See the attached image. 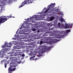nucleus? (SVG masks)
<instances>
[{"label": "nucleus", "instance_id": "1", "mask_svg": "<svg viewBox=\"0 0 73 73\" xmlns=\"http://www.w3.org/2000/svg\"><path fill=\"white\" fill-rule=\"evenodd\" d=\"M10 67L9 68L8 70L9 71V73H11V72L12 71H15L16 70V68H16L17 66V65L16 64H15V63L13 62H11L10 63Z\"/></svg>", "mask_w": 73, "mask_h": 73}, {"label": "nucleus", "instance_id": "2", "mask_svg": "<svg viewBox=\"0 0 73 73\" xmlns=\"http://www.w3.org/2000/svg\"><path fill=\"white\" fill-rule=\"evenodd\" d=\"M9 18H11V16L7 17L4 16V17H3L2 18H0V24L4 23L5 21H7V20H8V19H9Z\"/></svg>", "mask_w": 73, "mask_h": 73}, {"label": "nucleus", "instance_id": "3", "mask_svg": "<svg viewBox=\"0 0 73 73\" xmlns=\"http://www.w3.org/2000/svg\"><path fill=\"white\" fill-rule=\"evenodd\" d=\"M46 48H42L41 49V53L42 54L45 53L46 51H48L50 49V47H48L47 46H46Z\"/></svg>", "mask_w": 73, "mask_h": 73}, {"label": "nucleus", "instance_id": "4", "mask_svg": "<svg viewBox=\"0 0 73 73\" xmlns=\"http://www.w3.org/2000/svg\"><path fill=\"white\" fill-rule=\"evenodd\" d=\"M52 41H48L47 43L48 44H54L55 43H56L57 41H58V40L57 39H52Z\"/></svg>", "mask_w": 73, "mask_h": 73}, {"label": "nucleus", "instance_id": "5", "mask_svg": "<svg viewBox=\"0 0 73 73\" xmlns=\"http://www.w3.org/2000/svg\"><path fill=\"white\" fill-rule=\"evenodd\" d=\"M50 9L49 12H48V13H50L51 12H54L55 9L54 8H49L48 9L46 10L44 12V13H47V12Z\"/></svg>", "mask_w": 73, "mask_h": 73}, {"label": "nucleus", "instance_id": "6", "mask_svg": "<svg viewBox=\"0 0 73 73\" xmlns=\"http://www.w3.org/2000/svg\"><path fill=\"white\" fill-rule=\"evenodd\" d=\"M65 26H64V27H65V28H70L71 27H72V25H68L67 24L65 23Z\"/></svg>", "mask_w": 73, "mask_h": 73}, {"label": "nucleus", "instance_id": "7", "mask_svg": "<svg viewBox=\"0 0 73 73\" xmlns=\"http://www.w3.org/2000/svg\"><path fill=\"white\" fill-rule=\"evenodd\" d=\"M36 19L37 20H38V17H37V16L35 15L34 16H33L31 17L30 18V19H31V20H32V19Z\"/></svg>", "mask_w": 73, "mask_h": 73}, {"label": "nucleus", "instance_id": "8", "mask_svg": "<svg viewBox=\"0 0 73 73\" xmlns=\"http://www.w3.org/2000/svg\"><path fill=\"white\" fill-rule=\"evenodd\" d=\"M9 44H8V43L7 42H5L4 45H2V46L3 48H6L7 47H9V46L8 45Z\"/></svg>", "mask_w": 73, "mask_h": 73}, {"label": "nucleus", "instance_id": "9", "mask_svg": "<svg viewBox=\"0 0 73 73\" xmlns=\"http://www.w3.org/2000/svg\"><path fill=\"white\" fill-rule=\"evenodd\" d=\"M55 19V18L54 17H50L49 19L48 20V21H53L54 19Z\"/></svg>", "mask_w": 73, "mask_h": 73}, {"label": "nucleus", "instance_id": "10", "mask_svg": "<svg viewBox=\"0 0 73 73\" xmlns=\"http://www.w3.org/2000/svg\"><path fill=\"white\" fill-rule=\"evenodd\" d=\"M54 5H55V3H52L51 5H50L49 8H54Z\"/></svg>", "mask_w": 73, "mask_h": 73}, {"label": "nucleus", "instance_id": "11", "mask_svg": "<svg viewBox=\"0 0 73 73\" xmlns=\"http://www.w3.org/2000/svg\"><path fill=\"white\" fill-rule=\"evenodd\" d=\"M70 32V30H67L64 31V33L65 32V34H66V33H68V32Z\"/></svg>", "mask_w": 73, "mask_h": 73}, {"label": "nucleus", "instance_id": "12", "mask_svg": "<svg viewBox=\"0 0 73 73\" xmlns=\"http://www.w3.org/2000/svg\"><path fill=\"white\" fill-rule=\"evenodd\" d=\"M7 0H3L1 2V3L2 4H5V2H6L7 1Z\"/></svg>", "mask_w": 73, "mask_h": 73}, {"label": "nucleus", "instance_id": "13", "mask_svg": "<svg viewBox=\"0 0 73 73\" xmlns=\"http://www.w3.org/2000/svg\"><path fill=\"white\" fill-rule=\"evenodd\" d=\"M34 57H35V56H34L33 57H31L30 58L31 60H34V59H33Z\"/></svg>", "mask_w": 73, "mask_h": 73}, {"label": "nucleus", "instance_id": "14", "mask_svg": "<svg viewBox=\"0 0 73 73\" xmlns=\"http://www.w3.org/2000/svg\"><path fill=\"white\" fill-rule=\"evenodd\" d=\"M60 21H61V22H62V23H63L64 21H65V20L62 18H61L60 19Z\"/></svg>", "mask_w": 73, "mask_h": 73}, {"label": "nucleus", "instance_id": "15", "mask_svg": "<svg viewBox=\"0 0 73 73\" xmlns=\"http://www.w3.org/2000/svg\"><path fill=\"white\" fill-rule=\"evenodd\" d=\"M28 21H25L24 22V24L27 25V24H28Z\"/></svg>", "mask_w": 73, "mask_h": 73}, {"label": "nucleus", "instance_id": "16", "mask_svg": "<svg viewBox=\"0 0 73 73\" xmlns=\"http://www.w3.org/2000/svg\"><path fill=\"white\" fill-rule=\"evenodd\" d=\"M60 36V38H62V37H64V35H59Z\"/></svg>", "mask_w": 73, "mask_h": 73}, {"label": "nucleus", "instance_id": "17", "mask_svg": "<svg viewBox=\"0 0 73 73\" xmlns=\"http://www.w3.org/2000/svg\"><path fill=\"white\" fill-rule=\"evenodd\" d=\"M50 24H51L50 23H48L47 24V26L48 27H49V26H50V27H51V26H52V25H50Z\"/></svg>", "mask_w": 73, "mask_h": 73}, {"label": "nucleus", "instance_id": "18", "mask_svg": "<svg viewBox=\"0 0 73 73\" xmlns=\"http://www.w3.org/2000/svg\"><path fill=\"white\" fill-rule=\"evenodd\" d=\"M32 30L33 31H35L36 30V29L33 28L32 29Z\"/></svg>", "mask_w": 73, "mask_h": 73}, {"label": "nucleus", "instance_id": "19", "mask_svg": "<svg viewBox=\"0 0 73 73\" xmlns=\"http://www.w3.org/2000/svg\"><path fill=\"white\" fill-rule=\"evenodd\" d=\"M58 25L59 27H61V24H60V23H58Z\"/></svg>", "mask_w": 73, "mask_h": 73}, {"label": "nucleus", "instance_id": "20", "mask_svg": "<svg viewBox=\"0 0 73 73\" xmlns=\"http://www.w3.org/2000/svg\"><path fill=\"white\" fill-rule=\"evenodd\" d=\"M7 63L5 64V68H7Z\"/></svg>", "mask_w": 73, "mask_h": 73}, {"label": "nucleus", "instance_id": "21", "mask_svg": "<svg viewBox=\"0 0 73 73\" xmlns=\"http://www.w3.org/2000/svg\"><path fill=\"white\" fill-rule=\"evenodd\" d=\"M40 44H43V42L42 41H41L40 42Z\"/></svg>", "mask_w": 73, "mask_h": 73}, {"label": "nucleus", "instance_id": "22", "mask_svg": "<svg viewBox=\"0 0 73 73\" xmlns=\"http://www.w3.org/2000/svg\"><path fill=\"white\" fill-rule=\"evenodd\" d=\"M22 57H25V54H23L22 55Z\"/></svg>", "mask_w": 73, "mask_h": 73}, {"label": "nucleus", "instance_id": "23", "mask_svg": "<svg viewBox=\"0 0 73 73\" xmlns=\"http://www.w3.org/2000/svg\"><path fill=\"white\" fill-rule=\"evenodd\" d=\"M20 29H23V27L21 26V27L20 28Z\"/></svg>", "mask_w": 73, "mask_h": 73}, {"label": "nucleus", "instance_id": "24", "mask_svg": "<svg viewBox=\"0 0 73 73\" xmlns=\"http://www.w3.org/2000/svg\"><path fill=\"white\" fill-rule=\"evenodd\" d=\"M54 29V28H51V29H50V30H53Z\"/></svg>", "mask_w": 73, "mask_h": 73}, {"label": "nucleus", "instance_id": "25", "mask_svg": "<svg viewBox=\"0 0 73 73\" xmlns=\"http://www.w3.org/2000/svg\"><path fill=\"white\" fill-rule=\"evenodd\" d=\"M54 32H55V33H58V32L57 31H54Z\"/></svg>", "mask_w": 73, "mask_h": 73}, {"label": "nucleus", "instance_id": "26", "mask_svg": "<svg viewBox=\"0 0 73 73\" xmlns=\"http://www.w3.org/2000/svg\"><path fill=\"white\" fill-rule=\"evenodd\" d=\"M40 56H41V55L39 54L38 55V57H40Z\"/></svg>", "mask_w": 73, "mask_h": 73}, {"label": "nucleus", "instance_id": "27", "mask_svg": "<svg viewBox=\"0 0 73 73\" xmlns=\"http://www.w3.org/2000/svg\"><path fill=\"white\" fill-rule=\"evenodd\" d=\"M14 48H15V49H16V46H14Z\"/></svg>", "mask_w": 73, "mask_h": 73}, {"label": "nucleus", "instance_id": "28", "mask_svg": "<svg viewBox=\"0 0 73 73\" xmlns=\"http://www.w3.org/2000/svg\"><path fill=\"white\" fill-rule=\"evenodd\" d=\"M18 31H17L16 33L17 34H18L19 33H18Z\"/></svg>", "mask_w": 73, "mask_h": 73}, {"label": "nucleus", "instance_id": "29", "mask_svg": "<svg viewBox=\"0 0 73 73\" xmlns=\"http://www.w3.org/2000/svg\"><path fill=\"white\" fill-rule=\"evenodd\" d=\"M24 31V30H22V31H20V32H22V31Z\"/></svg>", "mask_w": 73, "mask_h": 73}, {"label": "nucleus", "instance_id": "30", "mask_svg": "<svg viewBox=\"0 0 73 73\" xmlns=\"http://www.w3.org/2000/svg\"><path fill=\"white\" fill-rule=\"evenodd\" d=\"M41 16H45V15H41Z\"/></svg>", "mask_w": 73, "mask_h": 73}, {"label": "nucleus", "instance_id": "31", "mask_svg": "<svg viewBox=\"0 0 73 73\" xmlns=\"http://www.w3.org/2000/svg\"><path fill=\"white\" fill-rule=\"evenodd\" d=\"M37 32H38V33H39V30Z\"/></svg>", "mask_w": 73, "mask_h": 73}, {"label": "nucleus", "instance_id": "32", "mask_svg": "<svg viewBox=\"0 0 73 73\" xmlns=\"http://www.w3.org/2000/svg\"><path fill=\"white\" fill-rule=\"evenodd\" d=\"M0 7H1V5H0Z\"/></svg>", "mask_w": 73, "mask_h": 73}, {"label": "nucleus", "instance_id": "33", "mask_svg": "<svg viewBox=\"0 0 73 73\" xmlns=\"http://www.w3.org/2000/svg\"><path fill=\"white\" fill-rule=\"evenodd\" d=\"M29 19H28V20H28V21H29Z\"/></svg>", "mask_w": 73, "mask_h": 73}, {"label": "nucleus", "instance_id": "34", "mask_svg": "<svg viewBox=\"0 0 73 73\" xmlns=\"http://www.w3.org/2000/svg\"><path fill=\"white\" fill-rule=\"evenodd\" d=\"M19 55H20V56H21V54H19Z\"/></svg>", "mask_w": 73, "mask_h": 73}, {"label": "nucleus", "instance_id": "35", "mask_svg": "<svg viewBox=\"0 0 73 73\" xmlns=\"http://www.w3.org/2000/svg\"><path fill=\"white\" fill-rule=\"evenodd\" d=\"M45 36H47V35H45Z\"/></svg>", "mask_w": 73, "mask_h": 73}, {"label": "nucleus", "instance_id": "36", "mask_svg": "<svg viewBox=\"0 0 73 73\" xmlns=\"http://www.w3.org/2000/svg\"><path fill=\"white\" fill-rule=\"evenodd\" d=\"M36 60V59H35V60Z\"/></svg>", "mask_w": 73, "mask_h": 73}, {"label": "nucleus", "instance_id": "37", "mask_svg": "<svg viewBox=\"0 0 73 73\" xmlns=\"http://www.w3.org/2000/svg\"><path fill=\"white\" fill-rule=\"evenodd\" d=\"M1 0H0V1H1Z\"/></svg>", "mask_w": 73, "mask_h": 73}, {"label": "nucleus", "instance_id": "38", "mask_svg": "<svg viewBox=\"0 0 73 73\" xmlns=\"http://www.w3.org/2000/svg\"><path fill=\"white\" fill-rule=\"evenodd\" d=\"M18 36H19V35H18Z\"/></svg>", "mask_w": 73, "mask_h": 73}, {"label": "nucleus", "instance_id": "39", "mask_svg": "<svg viewBox=\"0 0 73 73\" xmlns=\"http://www.w3.org/2000/svg\"><path fill=\"white\" fill-rule=\"evenodd\" d=\"M17 35H16V36H17Z\"/></svg>", "mask_w": 73, "mask_h": 73}]
</instances>
